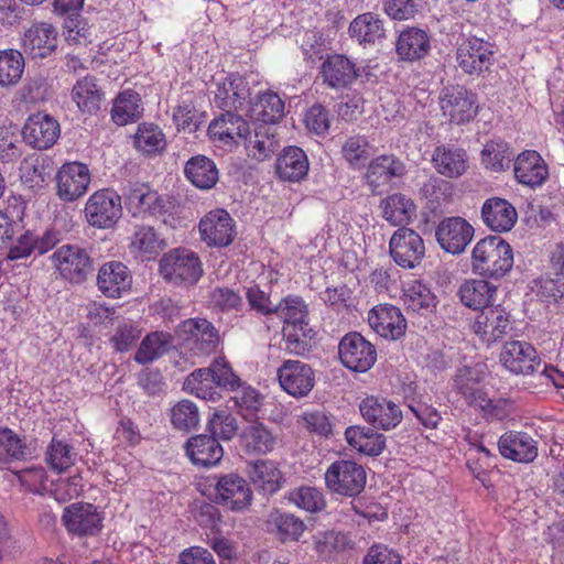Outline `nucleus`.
I'll use <instances>...</instances> for the list:
<instances>
[{
	"label": "nucleus",
	"instance_id": "58836bf2",
	"mask_svg": "<svg viewBox=\"0 0 564 564\" xmlns=\"http://www.w3.org/2000/svg\"><path fill=\"white\" fill-rule=\"evenodd\" d=\"M184 174L199 189L213 188L219 177L215 162L205 155L191 158L184 166Z\"/></svg>",
	"mask_w": 564,
	"mask_h": 564
},
{
	"label": "nucleus",
	"instance_id": "f257e3e1",
	"mask_svg": "<svg viewBox=\"0 0 564 564\" xmlns=\"http://www.w3.org/2000/svg\"><path fill=\"white\" fill-rule=\"evenodd\" d=\"M513 267V250L499 236L480 239L471 251V270L489 279L505 276Z\"/></svg>",
	"mask_w": 564,
	"mask_h": 564
},
{
	"label": "nucleus",
	"instance_id": "69168bd1",
	"mask_svg": "<svg viewBox=\"0 0 564 564\" xmlns=\"http://www.w3.org/2000/svg\"><path fill=\"white\" fill-rule=\"evenodd\" d=\"M210 436L230 441L238 431L237 420L226 410H217L208 421Z\"/></svg>",
	"mask_w": 564,
	"mask_h": 564
},
{
	"label": "nucleus",
	"instance_id": "473e14b6",
	"mask_svg": "<svg viewBox=\"0 0 564 564\" xmlns=\"http://www.w3.org/2000/svg\"><path fill=\"white\" fill-rule=\"evenodd\" d=\"M432 163L437 173L446 177H459L468 167V155L455 144H442L435 148Z\"/></svg>",
	"mask_w": 564,
	"mask_h": 564
},
{
	"label": "nucleus",
	"instance_id": "2eb2a0df",
	"mask_svg": "<svg viewBox=\"0 0 564 564\" xmlns=\"http://www.w3.org/2000/svg\"><path fill=\"white\" fill-rule=\"evenodd\" d=\"M500 362L513 375L529 376L541 366L536 349L524 340L507 341L500 352Z\"/></svg>",
	"mask_w": 564,
	"mask_h": 564
},
{
	"label": "nucleus",
	"instance_id": "0e129e2a",
	"mask_svg": "<svg viewBox=\"0 0 564 564\" xmlns=\"http://www.w3.org/2000/svg\"><path fill=\"white\" fill-rule=\"evenodd\" d=\"M131 248L143 254H156L164 248L153 227L140 226L133 234Z\"/></svg>",
	"mask_w": 564,
	"mask_h": 564
},
{
	"label": "nucleus",
	"instance_id": "7c9ffc66",
	"mask_svg": "<svg viewBox=\"0 0 564 564\" xmlns=\"http://www.w3.org/2000/svg\"><path fill=\"white\" fill-rule=\"evenodd\" d=\"M249 128V123L241 116L228 109L209 123L208 135L212 140L227 145L243 140Z\"/></svg>",
	"mask_w": 564,
	"mask_h": 564
},
{
	"label": "nucleus",
	"instance_id": "49530a36",
	"mask_svg": "<svg viewBox=\"0 0 564 564\" xmlns=\"http://www.w3.org/2000/svg\"><path fill=\"white\" fill-rule=\"evenodd\" d=\"M249 475L252 482L265 495L275 494L282 486L281 471L271 460L254 462L250 466Z\"/></svg>",
	"mask_w": 564,
	"mask_h": 564
},
{
	"label": "nucleus",
	"instance_id": "864d4df0",
	"mask_svg": "<svg viewBox=\"0 0 564 564\" xmlns=\"http://www.w3.org/2000/svg\"><path fill=\"white\" fill-rule=\"evenodd\" d=\"M185 389L197 398L208 401H217L220 398L218 387L213 375L207 368H199L187 376L184 382Z\"/></svg>",
	"mask_w": 564,
	"mask_h": 564
},
{
	"label": "nucleus",
	"instance_id": "e433bc0d",
	"mask_svg": "<svg viewBox=\"0 0 564 564\" xmlns=\"http://www.w3.org/2000/svg\"><path fill=\"white\" fill-rule=\"evenodd\" d=\"M239 442L246 454L264 455L273 451L276 440L263 423L254 421L242 430Z\"/></svg>",
	"mask_w": 564,
	"mask_h": 564
},
{
	"label": "nucleus",
	"instance_id": "c9c22d12",
	"mask_svg": "<svg viewBox=\"0 0 564 564\" xmlns=\"http://www.w3.org/2000/svg\"><path fill=\"white\" fill-rule=\"evenodd\" d=\"M310 163L305 152L299 147H288L278 158L275 171L278 176L288 182H300L306 177Z\"/></svg>",
	"mask_w": 564,
	"mask_h": 564
},
{
	"label": "nucleus",
	"instance_id": "ddd939ff",
	"mask_svg": "<svg viewBox=\"0 0 564 564\" xmlns=\"http://www.w3.org/2000/svg\"><path fill=\"white\" fill-rule=\"evenodd\" d=\"M459 393L466 402L474 408H479L484 414L492 420L502 421L511 413L512 402L508 399L492 400L482 391L475 381L465 380L458 376L455 380Z\"/></svg>",
	"mask_w": 564,
	"mask_h": 564
},
{
	"label": "nucleus",
	"instance_id": "8fccbe9b",
	"mask_svg": "<svg viewBox=\"0 0 564 564\" xmlns=\"http://www.w3.org/2000/svg\"><path fill=\"white\" fill-rule=\"evenodd\" d=\"M403 303L408 310L424 314L435 307V296L421 281L414 280L403 289Z\"/></svg>",
	"mask_w": 564,
	"mask_h": 564
},
{
	"label": "nucleus",
	"instance_id": "052dcab7",
	"mask_svg": "<svg viewBox=\"0 0 564 564\" xmlns=\"http://www.w3.org/2000/svg\"><path fill=\"white\" fill-rule=\"evenodd\" d=\"M341 153L350 166L361 167L371 155V145L365 135H351L344 142Z\"/></svg>",
	"mask_w": 564,
	"mask_h": 564
},
{
	"label": "nucleus",
	"instance_id": "6e6d98bb",
	"mask_svg": "<svg viewBox=\"0 0 564 564\" xmlns=\"http://www.w3.org/2000/svg\"><path fill=\"white\" fill-rule=\"evenodd\" d=\"M133 139L134 147L145 154L161 152L166 145L164 133L153 123L140 124Z\"/></svg>",
	"mask_w": 564,
	"mask_h": 564
},
{
	"label": "nucleus",
	"instance_id": "f8f14e48",
	"mask_svg": "<svg viewBox=\"0 0 564 564\" xmlns=\"http://www.w3.org/2000/svg\"><path fill=\"white\" fill-rule=\"evenodd\" d=\"M102 516L97 507L87 502H75L64 508L62 522L68 533L77 536H94L102 529Z\"/></svg>",
	"mask_w": 564,
	"mask_h": 564
},
{
	"label": "nucleus",
	"instance_id": "bf43d9fd",
	"mask_svg": "<svg viewBox=\"0 0 564 564\" xmlns=\"http://www.w3.org/2000/svg\"><path fill=\"white\" fill-rule=\"evenodd\" d=\"M512 156L509 145L503 141H490L481 151L485 167L496 172L509 169Z\"/></svg>",
	"mask_w": 564,
	"mask_h": 564
},
{
	"label": "nucleus",
	"instance_id": "a878e982",
	"mask_svg": "<svg viewBox=\"0 0 564 564\" xmlns=\"http://www.w3.org/2000/svg\"><path fill=\"white\" fill-rule=\"evenodd\" d=\"M276 129L272 126L253 123L243 138L245 149L249 158L262 162L270 159L280 148Z\"/></svg>",
	"mask_w": 564,
	"mask_h": 564
},
{
	"label": "nucleus",
	"instance_id": "a211bd4d",
	"mask_svg": "<svg viewBox=\"0 0 564 564\" xmlns=\"http://www.w3.org/2000/svg\"><path fill=\"white\" fill-rule=\"evenodd\" d=\"M435 237L443 250L452 254H459L470 243L474 228L462 217H447L437 225Z\"/></svg>",
	"mask_w": 564,
	"mask_h": 564
},
{
	"label": "nucleus",
	"instance_id": "4d7b16f0",
	"mask_svg": "<svg viewBox=\"0 0 564 564\" xmlns=\"http://www.w3.org/2000/svg\"><path fill=\"white\" fill-rule=\"evenodd\" d=\"M24 70V58L21 52L7 50L0 52V86L15 85Z\"/></svg>",
	"mask_w": 564,
	"mask_h": 564
},
{
	"label": "nucleus",
	"instance_id": "423d86ee",
	"mask_svg": "<svg viewBox=\"0 0 564 564\" xmlns=\"http://www.w3.org/2000/svg\"><path fill=\"white\" fill-rule=\"evenodd\" d=\"M162 276L175 284H194L203 273L202 264L195 252L187 249H174L160 261Z\"/></svg>",
	"mask_w": 564,
	"mask_h": 564
},
{
	"label": "nucleus",
	"instance_id": "3c124183",
	"mask_svg": "<svg viewBox=\"0 0 564 564\" xmlns=\"http://www.w3.org/2000/svg\"><path fill=\"white\" fill-rule=\"evenodd\" d=\"M315 332L308 324H295L283 327L285 349L290 354L304 356L313 348Z\"/></svg>",
	"mask_w": 564,
	"mask_h": 564
},
{
	"label": "nucleus",
	"instance_id": "412c9836",
	"mask_svg": "<svg viewBox=\"0 0 564 564\" xmlns=\"http://www.w3.org/2000/svg\"><path fill=\"white\" fill-rule=\"evenodd\" d=\"M57 195L62 200L73 202L82 197L90 183L88 167L79 162L64 164L57 172Z\"/></svg>",
	"mask_w": 564,
	"mask_h": 564
},
{
	"label": "nucleus",
	"instance_id": "a19ab883",
	"mask_svg": "<svg viewBox=\"0 0 564 564\" xmlns=\"http://www.w3.org/2000/svg\"><path fill=\"white\" fill-rule=\"evenodd\" d=\"M429 50L430 37L425 31L417 28L403 30L397 41V53L404 61L420 59Z\"/></svg>",
	"mask_w": 564,
	"mask_h": 564
},
{
	"label": "nucleus",
	"instance_id": "0eeeda50",
	"mask_svg": "<svg viewBox=\"0 0 564 564\" xmlns=\"http://www.w3.org/2000/svg\"><path fill=\"white\" fill-rule=\"evenodd\" d=\"M440 105L443 115L457 124L473 120L478 112L476 94L462 85L444 87L440 95Z\"/></svg>",
	"mask_w": 564,
	"mask_h": 564
},
{
	"label": "nucleus",
	"instance_id": "c85d7f7f",
	"mask_svg": "<svg viewBox=\"0 0 564 564\" xmlns=\"http://www.w3.org/2000/svg\"><path fill=\"white\" fill-rule=\"evenodd\" d=\"M132 276L127 265L110 261L101 265L97 276V285L104 295L112 299L121 297L130 290Z\"/></svg>",
	"mask_w": 564,
	"mask_h": 564
},
{
	"label": "nucleus",
	"instance_id": "5701e85b",
	"mask_svg": "<svg viewBox=\"0 0 564 564\" xmlns=\"http://www.w3.org/2000/svg\"><path fill=\"white\" fill-rule=\"evenodd\" d=\"M216 502L234 511L247 508L252 500L248 482L236 474L219 477L216 484Z\"/></svg>",
	"mask_w": 564,
	"mask_h": 564
},
{
	"label": "nucleus",
	"instance_id": "dca6fc26",
	"mask_svg": "<svg viewBox=\"0 0 564 564\" xmlns=\"http://www.w3.org/2000/svg\"><path fill=\"white\" fill-rule=\"evenodd\" d=\"M511 329L510 314L501 305L480 311L473 324L474 333L488 345L503 338Z\"/></svg>",
	"mask_w": 564,
	"mask_h": 564
},
{
	"label": "nucleus",
	"instance_id": "9b49d317",
	"mask_svg": "<svg viewBox=\"0 0 564 564\" xmlns=\"http://www.w3.org/2000/svg\"><path fill=\"white\" fill-rule=\"evenodd\" d=\"M389 247L394 262L406 269L417 267L425 254L422 237L413 229L406 227L399 228L392 235Z\"/></svg>",
	"mask_w": 564,
	"mask_h": 564
},
{
	"label": "nucleus",
	"instance_id": "338daca9",
	"mask_svg": "<svg viewBox=\"0 0 564 564\" xmlns=\"http://www.w3.org/2000/svg\"><path fill=\"white\" fill-rule=\"evenodd\" d=\"M207 370L213 375L216 386L226 390L236 391L240 387V379L235 375L228 361L225 358H216Z\"/></svg>",
	"mask_w": 564,
	"mask_h": 564
},
{
	"label": "nucleus",
	"instance_id": "f03ea898",
	"mask_svg": "<svg viewBox=\"0 0 564 564\" xmlns=\"http://www.w3.org/2000/svg\"><path fill=\"white\" fill-rule=\"evenodd\" d=\"M124 204L133 217L151 216L162 218L172 214L173 202L166 195H159L145 183H129L122 192Z\"/></svg>",
	"mask_w": 564,
	"mask_h": 564
},
{
	"label": "nucleus",
	"instance_id": "7ed1b4c3",
	"mask_svg": "<svg viewBox=\"0 0 564 564\" xmlns=\"http://www.w3.org/2000/svg\"><path fill=\"white\" fill-rule=\"evenodd\" d=\"M324 479L330 492L344 497H356L365 489L367 474L360 464L349 459H338L327 467Z\"/></svg>",
	"mask_w": 564,
	"mask_h": 564
},
{
	"label": "nucleus",
	"instance_id": "6ab92c4d",
	"mask_svg": "<svg viewBox=\"0 0 564 564\" xmlns=\"http://www.w3.org/2000/svg\"><path fill=\"white\" fill-rule=\"evenodd\" d=\"M59 133L57 120L43 112L31 115L22 129L24 141L37 150H46L55 144Z\"/></svg>",
	"mask_w": 564,
	"mask_h": 564
},
{
	"label": "nucleus",
	"instance_id": "b1692460",
	"mask_svg": "<svg viewBox=\"0 0 564 564\" xmlns=\"http://www.w3.org/2000/svg\"><path fill=\"white\" fill-rule=\"evenodd\" d=\"M368 323L379 336L386 339L397 340L406 330V321L401 310L391 304L375 306L368 313Z\"/></svg>",
	"mask_w": 564,
	"mask_h": 564
},
{
	"label": "nucleus",
	"instance_id": "72a5a7b5",
	"mask_svg": "<svg viewBox=\"0 0 564 564\" xmlns=\"http://www.w3.org/2000/svg\"><path fill=\"white\" fill-rule=\"evenodd\" d=\"M185 451L193 464L203 467L217 465L224 456V449L218 440L204 434L191 437L186 442Z\"/></svg>",
	"mask_w": 564,
	"mask_h": 564
},
{
	"label": "nucleus",
	"instance_id": "bb28decb",
	"mask_svg": "<svg viewBox=\"0 0 564 564\" xmlns=\"http://www.w3.org/2000/svg\"><path fill=\"white\" fill-rule=\"evenodd\" d=\"M501 456L518 463H531L538 456V442L525 432L509 431L498 441Z\"/></svg>",
	"mask_w": 564,
	"mask_h": 564
},
{
	"label": "nucleus",
	"instance_id": "9d476101",
	"mask_svg": "<svg viewBox=\"0 0 564 564\" xmlns=\"http://www.w3.org/2000/svg\"><path fill=\"white\" fill-rule=\"evenodd\" d=\"M338 354L341 364L349 370L366 372L377 360V350L359 333H348L339 341Z\"/></svg>",
	"mask_w": 564,
	"mask_h": 564
},
{
	"label": "nucleus",
	"instance_id": "39448f33",
	"mask_svg": "<svg viewBox=\"0 0 564 564\" xmlns=\"http://www.w3.org/2000/svg\"><path fill=\"white\" fill-rule=\"evenodd\" d=\"M494 45L484 39L463 36L456 48L458 67L468 75H481L494 64Z\"/></svg>",
	"mask_w": 564,
	"mask_h": 564
},
{
	"label": "nucleus",
	"instance_id": "aec40b11",
	"mask_svg": "<svg viewBox=\"0 0 564 564\" xmlns=\"http://www.w3.org/2000/svg\"><path fill=\"white\" fill-rule=\"evenodd\" d=\"M199 234L208 246L225 247L235 238V224L228 212L215 209L200 219Z\"/></svg>",
	"mask_w": 564,
	"mask_h": 564
},
{
	"label": "nucleus",
	"instance_id": "5fc2aeb1",
	"mask_svg": "<svg viewBox=\"0 0 564 564\" xmlns=\"http://www.w3.org/2000/svg\"><path fill=\"white\" fill-rule=\"evenodd\" d=\"M280 317L284 326L295 324H308V307L301 296L288 295L282 299L275 306L274 313Z\"/></svg>",
	"mask_w": 564,
	"mask_h": 564
},
{
	"label": "nucleus",
	"instance_id": "a18cd8bd",
	"mask_svg": "<svg viewBox=\"0 0 564 564\" xmlns=\"http://www.w3.org/2000/svg\"><path fill=\"white\" fill-rule=\"evenodd\" d=\"M143 113L140 95L131 89L120 93L111 109L112 120L120 126L138 120Z\"/></svg>",
	"mask_w": 564,
	"mask_h": 564
},
{
	"label": "nucleus",
	"instance_id": "13d9d810",
	"mask_svg": "<svg viewBox=\"0 0 564 564\" xmlns=\"http://www.w3.org/2000/svg\"><path fill=\"white\" fill-rule=\"evenodd\" d=\"M288 500L307 512H319L326 507V501L321 489L311 486H301L291 490Z\"/></svg>",
	"mask_w": 564,
	"mask_h": 564
},
{
	"label": "nucleus",
	"instance_id": "f3484780",
	"mask_svg": "<svg viewBox=\"0 0 564 564\" xmlns=\"http://www.w3.org/2000/svg\"><path fill=\"white\" fill-rule=\"evenodd\" d=\"M281 388L294 398L306 397L315 384L312 367L300 360H285L278 369Z\"/></svg>",
	"mask_w": 564,
	"mask_h": 564
},
{
	"label": "nucleus",
	"instance_id": "4be33fe9",
	"mask_svg": "<svg viewBox=\"0 0 564 564\" xmlns=\"http://www.w3.org/2000/svg\"><path fill=\"white\" fill-rule=\"evenodd\" d=\"M406 174V165L393 154H382L370 161L366 182L375 194L382 193L383 188L393 178H401Z\"/></svg>",
	"mask_w": 564,
	"mask_h": 564
},
{
	"label": "nucleus",
	"instance_id": "37998d69",
	"mask_svg": "<svg viewBox=\"0 0 564 564\" xmlns=\"http://www.w3.org/2000/svg\"><path fill=\"white\" fill-rule=\"evenodd\" d=\"M348 32L361 45L373 44L384 36L383 21L378 14L366 12L350 22Z\"/></svg>",
	"mask_w": 564,
	"mask_h": 564
},
{
	"label": "nucleus",
	"instance_id": "09e8293b",
	"mask_svg": "<svg viewBox=\"0 0 564 564\" xmlns=\"http://www.w3.org/2000/svg\"><path fill=\"white\" fill-rule=\"evenodd\" d=\"M31 455L25 438L9 427L0 426V463L23 460Z\"/></svg>",
	"mask_w": 564,
	"mask_h": 564
},
{
	"label": "nucleus",
	"instance_id": "ea45409f",
	"mask_svg": "<svg viewBox=\"0 0 564 564\" xmlns=\"http://www.w3.org/2000/svg\"><path fill=\"white\" fill-rule=\"evenodd\" d=\"M345 437L352 448L368 456H378L386 447L384 435L366 426L347 427Z\"/></svg>",
	"mask_w": 564,
	"mask_h": 564
},
{
	"label": "nucleus",
	"instance_id": "c756f323",
	"mask_svg": "<svg viewBox=\"0 0 564 564\" xmlns=\"http://www.w3.org/2000/svg\"><path fill=\"white\" fill-rule=\"evenodd\" d=\"M516 180L525 186H541L547 178V166L542 156L533 150L520 153L513 163Z\"/></svg>",
	"mask_w": 564,
	"mask_h": 564
},
{
	"label": "nucleus",
	"instance_id": "20e7f679",
	"mask_svg": "<svg viewBox=\"0 0 564 564\" xmlns=\"http://www.w3.org/2000/svg\"><path fill=\"white\" fill-rule=\"evenodd\" d=\"M176 334L183 348L197 357L210 355L219 343L217 328L206 318H188L182 322Z\"/></svg>",
	"mask_w": 564,
	"mask_h": 564
},
{
	"label": "nucleus",
	"instance_id": "de8ad7c7",
	"mask_svg": "<svg viewBox=\"0 0 564 564\" xmlns=\"http://www.w3.org/2000/svg\"><path fill=\"white\" fill-rule=\"evenodd\" d=\"M172 335L166 332H153L141 341L134 360L140 365L150 364L166 354L172 345Z\"/></svg>",
	"mask_w": 564,
	"mask_h": 564
},
{
	"label": "nucleus",
	"instance_id": "79ce46f5",
	"mask_svg": "<svg viewBox=\"0 0 564 564\" xmlns=\"http://www.w3.org/2000/svg\"><path fill=\"white\" fill-rule=\"evenodd\" d=\"M383 218L393 226L409 224L415 217L416 206L414 202L402 193H394L381 200Z\"/></svg>",
	"mask_w": 564,
	"mask_h": 564
},
{
	"label": "nucleus",
	"instance_id": "6e6552de",
	"mask_svg": "<svg viewBox=\"0 0 564 564\" xmlns=\"http://www.w3.org/2000/svg\"><path fill=\"white\" fill-rule=\"evenodd\" d=\"M122 215L121 197L111 189L94 193L85 205L88 224L100 229L113 227Z\"/></svg>",
	"mask_w": 564,
	"mask_h": 564
},
{
	"label": "nucleus",
	"instance_id": "c03bdc74",
	"mask_svg": "<svg viewBox=\"0 0 564 564\" xmlns=\"http://www.w3.org/2000/svg\"><path fill=\"white\" fill-rule=\"evenodd\" d=\"M268 527L282 542L299 541L306 529L302 519L289 512L274 510L267 520Z\"/></svg>",
	"mask_w": 564,
	"mask_h": 564
},
{
	"label": "nucleus",
	"instance_id": "1a4fd4ad",
	"mask_svg": "<svg viewBox=\"0 0 564 564\" xmlns=\"http://www.w3.org/2000/svg\"><path fill=\"white\" fill-rule=\"evenodd\" d=\"M51 259L61 276L72 283H82L91 271L89 254L77 245L61 246Z\"/></svg>",
	"mask_w": 564,
	"mask_h": 564
},
{
	"label": "nucleus",
	"instance_id": "2f4dec72",
	"mask_svg": "<svg viewBox=\"0 0 564 564\" xmlns=\"http://www.w3.org/2000/svg\"><path fill=\"white\" fill-rule=\"evenodd\" d=\"M481 218L492 231L507 232L517 223L518 213L507 199L491 197L481 207Z\"/></svg>",
	"mask_w": 564,
	"mask_h": 564
},
{
	"label": "nucleus",
	"instance_id": "cd10ccee",
	"mask_svg": "<svg viewBox=\"0 0 564 564\" xmlns=\"http://www.w3.org/2000/svg\"><path fill=\"white\" fill-rule=\"evenodd\" d=\"M321 74L324 83L330 88H346L359 76L356 64L347 56L334 54L323 62Z\"/></svg>",
	"mask_w": 564,
	"mask_h": 564
},
{
	"label": "nucleus",
	"instance_id": "4468645a",
	"mask_svg": "<svg viewBox=\"0 0 564 564\" xmlns=\"http://www.w3.org/2000/svg\"><path fill=\"white\" fill-rule=\"evenodd\" d=\"M364 420L372 427L390 431L402 421V411L399 404L384 397L369 395L359 404Z\"/></svg>",
	"mask_w": 564,
	"mask_h": 564
},
{
	"label": "nucleus",
	"instance_id": "393cba45",
	"mask_svg": "<svg viewBox=\"0 0 564 564\" xmlns=\"http://www.w3.org/2000/svg\"><path fill=\"white\" fill-rule=\"evenodd\" d=\"M56 46L57 31L50 23H34L24 32L22 48L33 59L50 56Z\"/></svg>",
	"mask_w": 564,
	"mask_h": 564
},
{
	"label": "nucleus",
	"instance_id": "680f3d73",
	"mask_svg": "<svg viewBox=\"0 0 564 564\" xmlns=\"http://www.w3.org/2000/svg\"><path fill=\"white\" fill-rule=\"evenodd\" d=\"M75 457L76 453L67 443L53 437L47 447L45 460L53 470L62 473L74 465Z\"/></svg>",
	"mask_w": 564,
	"mask_h": 564
},
{
	"label": "nucleus",
	"instance_id": "f704fd0d",
	"mask_svg": "<svg viewBox=\"0 0 564 564\" xmlns=\"http://www.w3.org/2000/svg\"><path fill=\"white\" fill-rule=\"evenodd\" d=\"M249 115L254 123L273 127L284 116V102L276 93L263 91L250 104Z\"/></svg>",
	"mask_w": 564,
	"mask_h": 564
},
{
	"label": "nucleus",
	"instance_id": "603ef678",
	"mask_svg": "<svg viewBox=\"0 0 564 564\" xmlns=\"http://www.w3.org/2000/svg\"><path fill=\"white\" fill-rule=\"evenodd\" d=\"M101 90L97 87L95 78L86 76L74 85L73 99L82 111L95 112L100 108Z\"/></svg>",
	"mask_w": 564,
	"mask_h": 564
},
{
	"label": "nucleus",
	"instance_id": "774afa93",
	"mask_svg": "<svg viewBox=\"0 0 564 564\" xmlns=\"http://www.w3.org/2000/svg\"><path fill=\"white\" fill-rule=\"evenodd\" d=\"M232 401L239 413L246 420L253 419L262 405V398L260 393L251 387H246L240 391H237Z\"/></svg>",
	"mask_w": 564,
	"mask_h": 564
},
{
	"label": "nucleus",
	"instance_id": "4c0bfd02",
	"mask_svg": "<svg viewBox=\"0 0 564 564\" xmlns=\"http://www.w3.org/2000/svg\"><path fill=\"white\" fill-rule=\"evenodd\" d=\"M460 302L473 310H485L492 306L497 288L485 280H467L458 290Z\"/></svg>",
	"mask_w": 564,
	"mask_h": 564
},
{
	"label": "nucleus",
	"instance_id": "e2e57ef3",
	"mask_svg": "<svg viewBox=\"0 0 564 564\" xmlns=\"http://www.w3.org/2000/svg\"><path fill=\"white\" fill-rule=\"evenodd\" d=\"M171 422L180 431H191L199 423V412L195 403L182 400L171 410Z\"/></svg>",
	"mask_w": 564,
	"mask_h": 564
}]
</instances>
